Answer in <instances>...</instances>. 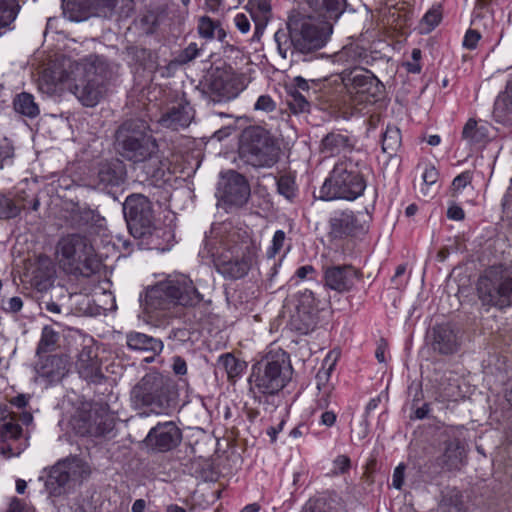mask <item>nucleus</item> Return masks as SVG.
<instances>
[{"instance_id": "nucleus-1", "label": "nucleus", "mask_w": 512, "mask_h": 512, "mask_svg": "<svg viewBox=\"0 0 512 512\" xmlns=\"http://www.w3.org/2000/svg\"><path fill=\"white\" fill-rule=\"evenodd\" d=\"M115 149L125 160L142 163L148 178L158 180L163 176L158 144L149 133L146 121L130 119L123 122L115 132Z\"/></svg>"}, {"instance_id": "nucleus-2", "label": "nucleus", "mask_w": 512, "mask_h": 512, "mask_svg": "<svg viewBox=\"0 0 512 512\" xmlns=\"http://www.w3.org/2000/svg\"><path fill=\"white\" fill-rule=\"evenodd\" d=\"M108 64L98 55H89L78 62H70L59 81L86 107L96 106L107 91Z\"/></svg>"}, {"instance_id": "nucleus-3", "label": "nucleus", "mask_w": 512, "mask_h": 512, "mask_svg": "<svg viewBox=\"0 0 512 512\" xmlns=\"http://www.w3.org/2000/svg\"><path fill=\"white\" fill-rule=\"evenodd\" d=\"M366 163L358 153L339 158L319 190V198L325 201L342 199L354 201L363 195L367 182Z\"/></svg>"}, {"instance_id": "nucleus-4", "label": "nucleus", "mask_w": 512, "mask_h": 512, "mask_svg": "<svg viewBox=\"0 0 512 512\" xmlns=\"http://www.w3.org/2000/svg\"><path fill=\"white\" fill-rule=\"evenodd\" d=\"M292 375L289 354L281 348H271L252 365L250 391L254 395H275L292 380Z\"/></svg>"}, {"instance_id": "nucleus-5", "label": "nucleus", "mask_w": 512, "mask_h": 512, "mask_svg": "<svg viewBox=\"0 0 512 512\" xmlns=\"http://www.w3.org/2000/svg\"><path fill=\"white\" fill-rule=\"evenodd\" d=\"M202 299L188 276L173 274L146 292L144 305L148 313H156L169 310L175 305L194 307Z\"/></svg>"}, {"instance_id": "nucleus-6", "label": "nucleus", "mask_w": 512, "mask_h": 512, "mask_svg": "<svg viewBox=\"0 0 512 512\" xmlns=\"http://www.w3.org/2000/svg\"><path fill=\"white\" fill-rule=\"evenodd\" d=\"M123 213L127 222L128 229L134 238H148V244L154 248L164 251L166 246L158 242L159 238H164L169 242L172 233L167 228H157L154 226V214L152 203L142 194H132L128 196L123 204Z\"/></svg>"}, {"instance_id": "nucleus-7", "label": "nucleus", "mask_w": 512, "mask_h": 512, "mask_svg": "<svg viewBox=\"0 0 512 512\" xmlns=\"http://www.w3.org/2000/svg\"><path fill=\"white\" fill-rule=\"evenodd\" d=\"M56 256L61 268L69 274L89 276L98 268L94 248L82 234L61 237L56 246Z\"/></svg>"}, {"instance_id": "nucleus-8", "label": "nucleus", "mask_w": 512, "mask_h": 512, "mask_svg": "<svg viewBox=\"0 0 512 512\" xmlns=\"http://www.w3.org/2000/svg\"><path fill=\"white\" fill-rule=\"evenodd\" d=\"M280 147L275 137L260 126L245 128L240 136L239 156L256 168H270L278 162Z\"/></svg>"}, {"instance_id": "nucleus-9", "label": "nucleus", "mask_w": 512, "mask_h": 512, "mask_svg": "<svg viewBox=\"0 0 512 512\" xmlns=\"http://www.w3.org/2000/svg\"><path fill=\"white\" fill-rule=\"evenodd\" d=\"M289 27L292 29L293 53L304 56L323 48L332 33L328 21L318 22L312 17L290 19Z\"/></svg>"}, {"instance_id": "nucleus-10", "label": "nucleus", "mask_w": 512, "mask_h": 512, "mask_svg": "<svg viewBox=\"0 0 512 512\" xmlns=\"http://www.w3.org/2000/svg\"><path fill=\"white\" fill-rule=\"evenodd\" d=\"M479 299L484 305L499 309L512 306V277L497 268L488 269L477 283Z\"/></svg>"}, {"instance_id": "nucleus-11", "label": "nucleus", "mask_w": 512, "mask_h": 512, "mask_svg": "<svg viewBox=\"0 0 512 512\" xmlns=\"http://www.w3.org/2000/svg\"><path fill=\"white\" fill-rule=\"evenodd\" d=\"M170 380L157 372L147 373L132 389L131 400L137 407L162 409L168 402Z\"/></svg>"}, {"instance_id": "nucleus-12", "label": "nucleus", "mask_w": 512, "mask_h": 512, "mask_svg": "<svg viewBox=\"0 0 512 512\" xmlns=\"http://www.w3.org/2000/svg\"><path fill=\"white\" fill-rule=\"evenodd\" d=\"M90 469L83 460L73 457L56 463L47 476L45 487L50 495L59 496L70 483H80L88 477Z\"/></svg>"}, {"instance_id": "nucleus-13", "label": "nucleus", "mask_w": 512, "mask_h": 512, "mask_svg": "<svg viewBox=\"0 0 512 512\" xmlns=\"http://www.w3.org/2000/svg\"><path fill=\"white\" fill-rule=\"evenodd\" d=\"M342 82L351 99L358 104L374 101L384 88L379 79L364 68L343 72Z\"/></svg>"}, {"instance_id": "nucleus-14", "label": "nucleus", "mask_w": 512, "mask_h": 512, "mask_svg": "<svg viewBox=\"0 0 512 512\" xmlns=\"http://www.w3.org/2000/svg\"><path fill=\"white\" fill-rule=\"evenodd\" d=\"M71 425L80 436L101 437L113 431L114 420L104 408L95 406L89 410H78L71 420Z\"/></svg>"}, {"instance_id": "nucleus-15", "label": "nucleus", "mask_w": 512, "mask_h": 512, "mask_svg": "<svg viewBox=\"0 0 512 512\" xmlns=\"http://www.w3.org/2000/svg\"><path fill=\"white\" fill-rule=\"evenodd\" d=\"M117 0H63V15L70 21L81 22L91 17L111 18Z\"/></svg>"}, {"instance_id": "nucleus-16", "label": "nucleus", "mask_w": 512, "mask_h": 512, "mask_svg": "<svg viewBox=\"0 0 512 512\" xmlns=\"http://www.w3.org/2000/svg\"><path fill=\"white\" fill-rule=\"evenodd\" d=\"M218 195L223 202L242 207L250 197V186L243 175L230 170L223 175L219 182Z\"/></svg>"}, {"instance_id": "nucleus-17", "label": "nucleus", "mask_w": 512, "mask_h": 512, "mask_svg": "<svg viewBox=\"0 0 512 512\" xmlns=\"http://www.w3.org/2000/svg\"><path fill=\"white\" fill-rule=\"evenodd\" d=\"M182 440V432L173 421L158 423L144 439L148 449L154 452H168L175 449Z\"/></svg>"}, {"instance_id": "nucleus-18", "label": "nucleus", "mask_w": 512, "mask_h": 512, "mask_svg": "<svg viewBox=\"0 0 512 512\" xmlns=\"http://www.w3.org/2000/svg\"><path fill=\"white\" fill-rule=\"evenodd\" d=\"M363 274L352 265H331L323 269L325 287L338 293L351 291Z\"/></svg>"}, {"instance_id": "nucleus-19", "label": "nucleus", "mask_w": 512, "mask_h": 512, "mask_svg": "<svg viewBox=\"0 0 512 512\" xmlns=\"http://www.w3.org/2000/svg\"><path fill=\"white\" fill-rule=\"evenodd\" d=\"M77 372L86 381L99 383L103 378L98 350L92 338H84L75 363Z\"/></svg>"}, {"instance_id": "nucleus-20", "label": "nucleus", "mask_w": 512, "mask_h": 512, "mask_svg": "<svg viewBox=\"0 0 512 512\" xmlns=\"http://www.w3.org/2000/svg\"><path fill=\"white\" fill-rule=\"evenodd\" d=\"M328 236L331 239H345L365 232L366 227L351 210L335 212L329 219Z\"/></svg>"}, {"instance_id": "nucleus-21", "label": "nucleus", "mask_w": 512, "mask_h": 512, "mask_svg": "<svg viewBox=\"0 0 512 512\" xmlns=\"http://www.w3.org/2000/svg\"><path fill=\"white\" fill-rule=\"evenodd\" d=\"M431 347L433 351L442 355L457 352L460 347L458 331L449 323L434 326L431 332Z\"/></svg>"}, {"instance_id": "nucleus-22", "label": "nucleus", "mask_w": 512, "mask_h": 512, "mask_svg": "<svg viewBox=\"0 0 512 512\" xmlns=\"http://www.w3.org/2000/svg\"><path fill=\"white\" fill-rule=\"evenodd\" d=\"M126 177V166L119 159L105 160L98 164L95 180L97 186L105 189L109 186L115 187L124 183Z\"/></svg>"}, {"instance_id": "nucleus-23", "label": "nucleus", "mask_w": 512, "mask_h": 512, "mask_svg": "<svg viewBox=\"0 0 512 512\" xmlns=\"http://www.w3.org/2000/svg\"><path fill=\"white\" fill-rule=\"evenodd\" d=\"M194 117V110L189 102L180 100L161 116L160 123L163 127L179 130L190 125Z\"/></svg>"}, {"instance_id": "nucleus-24", "label": "nucleus", "mask_w": 512, "mask_h": 512, "mask_svg": "<svg viewBox=\"0 0 512 512\" xmlns=\"http://www.w3.org/2000/svg\"><path fill=\"white\" fill-rule=\"evenodd\" d=\"M217 271L225 278L240 279L244 277L251 267V258L246 255H221L215 261Z\"/></svg>"}, {"instance_id": "nucleus-25", "label": "nucleus", "mask_w": 512, "mask_h": 512, "mask_svg": "<svg viewBox=\"0 0 512 512\" xmlns=\"http://www.w3.org/2000/svg\"><path fill=\"white\" fill-rule=\"evenodd\" d=\"M207 91L213 103L227 102L237 96L230 80L220 71L211 73L207 78Z\"/></svg>"}, {"instance_id": "nucleus-26", "label": "nucleus", "mask_w": 512, "mask_h": 512, "mask_svg": "<svg viewBox=\"0 0 512 512\" xmlns=\"http://www.w3.org/2000/svg\"><path fill=\"white\" fill-rule=\"evenodd\" d=\"M301 512H345V506L337 493L327 491L311 497Z\"/></svg>"}, {"instance_id": "nucleus-27", "label": "nucleus", "mask_w": 512, "mask_h": 512, "mask_svg": "<svg viewBox=\"0 0 512 512\" xmlns=\"http://www.w3.org/2000/svg\"><path fill=\"white\" fill-rule=\"evenodd\" d=\"M35 369L39 377L45 378L51 383L58 382L68 371L67 360L60 355H50L41 359Z\"/></svg>"}, {"instance_id": "nucleus-28", "label": "nucleus", "mask_w": 512, "mask_h": 512, "mask_svg": "<svg viewBox=\"0 0 512 512\" xmlns=\"http://www.w3.org/2000/svg\"><path fill=\"white\" fill-rule=\"evenodd\" d=\"M333 61L343 66L359 68L358 66L369 63V55L363 47L350 44L335 53Z\"/></svg>"}, {"instance_id": "nucleus-29", "label": "nucleus", "mask_w": 512, "mask_h": 512, "mask_svg": "<svg viewBox=\"0 0 512 512\" xmlns=\"http://www.w3.org/2000/svg\"><path fill=\"white\" fill-rule=\"evenodd\" d=\"M354 146L353 139L344 133L333 131L328 133L321 141L320 150L322 153L333 156L345 150H351ZM353 153L349 151V153Z\"/></svg>"}, {"instance_id": "nucleus-30", "label": "nucleus", "mask_w": 512, "mask_h": 512, "mask_svg": "<svg viewBox=\"0 0 512 512\" xmlns=\"http://www.w3.org/2000/svg\"><path fill=\"white\" fill-rule=\"evenodd\" d=\"M127 346L132 350L149 351L154 355L163 350V343L160 339L154 338L140 332H130L126 336Z\"/></svg>"}, {"instance_id": "nucleus-31", "label": "nucleus", "mask_w": 512, "mask_h": 512, "mask_svg": "<svg viewBox=\"0 0 512 512\" xmlns=\"http://www.w3.org/2000/svg\"><path fill=\"white\" fill-rule=\"evenodd\" d=\"M462 139L470 146L487 142L489 139L487 124L473 118L468 119L462 130Z\"/></svg>"}, {"instance_id": "nucleus-32", "label": "nucleus", "mask_w": 512, "mask_h": 512, "mask_svg": "<svg viewBox=\"0 0 512 512\" xmlns=\"http://www.w3.org/2000/svg\"><path fill=\"white\" fill-rule=\"evenodd\" d=\"M317 325V313L306 310H295L290 318V327L300 334H308Z\"/></svg>"}, {"instance_id": "nucleus-33", "label": "nucleus", "mask_w": 512, "mask_h": 512, "mask_svg": "<svg viewBox=\"0 0 512 512\" xmlns=\"http://www.w3.org/2000/svg\"><path fill=\"white\" fill-rule=\"evenodd\" d=\"M307 3L326 20L337 19L343 11V0H307Z\"/></svg>"}, {"instance_id": "nucleus-34", "label": "nucleus", "mask_w": 512, "mask_h": 512, "mask_svg": "<svg viewBox=\"0 0 512 512\" xmlns=\"http://www.w3.org/2000/svg\"><path fill=\"white\" fill-rule=\"evenodd\" d=\"M197 29L199 35L206 40L217 38L220 42H224L227 36L226 31L221 27L220 23L212 20L208 16L199 18Z\"/></svg>"}, {"instance_id": "nucleus-35", "label": "nucleus", "mask_w": 512, "mask_h": 512, "mask_svg": "<svg viewBox=\"0 0 512 512\" xmlns=\"http://www.w3.org/2000/svg\"><path fill=\"white\" fill-rule=\"evenodd\" d=\"M217 365L219 368H222L229 380H235L238 378L246 368V363L237 359L231 353H225L219 356Z\"/></svg>"}, {"instance_id": "nucleus-36", "label": "nucleus", "mask_w": 512, "mask_h": 512, "mask_svg": "<svg viewBox=\"0 0 512 512\" xmlns=\"http://www.w3.org/2000/svg\"><path fill=\"white\" fill-rule=\"evenodd\" d=\"M13 106L17 113L29 118H35L40 113L33 95L26 92H22L14 98Z\"/></svg>"}, {"instance_id": "nucleus-37", "label": "nucleus", "mask_w": 512, "mask_h": 512, "mask_svg": "<svg viewBox=\"0 0 512 512\" xmlns=\"http://www.w3.org/2000/svg\"><path fill=\"white\" fill-rule=\"evenodd\" d=\"M338 359V353L330 352L323 361L322 367L318 370L315 380L316 387L319 390H324L326 387H333L330 383L331 372L333 371L336 361Z\"/></svg>"}, {"instance_id": "nucleus-38", "label": "nucleus", "mask_w": 512, "mask_h": 512, "mask_svg": "<svg viewBox=\"0 0 512 512\" xmlns=\"http://www.w3.org/2000/svg\"><path fill=\"white\" fill-rule=\"evenodd\" d=\"M96 213L88 207L74 206L71 209L69 221L71 226L81 228L96 221Z\"/></svg>"}, {"instance_id": "nucleus-39", "label": "nucleus", "mask_w": 512, "mask_h": 512, "mask_svg": "<svg viewBox=\"0 0 512 512\" xmlns=\"http://www.w3.org/2000/svg\"><path fill=\"white\" fill-rule=\"evenodd\" d=\"M19 9L16 0H0V28L10 26L15 21Z\"/></svg>"}, {"instance_id": "nucleus-40", "label": "nucleus", "mask_w": 512, "mask_h": 512, "mask_svg": "<svg viewBox=\"0 0 512 512\" xmlns=\"http://www.w3.org/2000/svg\"><path fill=\"white\" fill-rule=\"evenodd\" d=\"M59 335L51 327L45 326L42 330L41 338L38 343L36 353L38 356L44 353L52 352L56 349Z\"/></svg>"}, {"instance_id": "nucleus-41", "label": "nucleus", "mask_w": 512, "mask_h": 512, "mask_svg": "<svg viewBox=\"0 0 512 512\" xmlns=\"http://www.w3.org/2000/svg\"><path fill=\"white\" fill-rule=\"evenodd\" d=\"M401 145V132L395 127H387L382 138V150L390 155L394 154Z\"/></svg>"}, {"instance_id": "nucleus-42", "label": "nucleus", "mask_w": 512, "mask_h": 512, "mask_svg": "<svg viewBox=\"0 0 512 512\" xmlns=\"http://www.w3.org/2000/svg\"><path fill=\"white\" fill-rule=\"evenodd\" d=\"M23 203L16 204L12 199L0 195V219H10L18 216L22 209L26 208L25 199L21 198Z\"/></svg>"}, {"instance_id": "nucleus-43", "label": "nucleus", "mask_w": 512, "mask_h": 512, "mask_svg": "<svg viewBox=\"0 0 512 512\" xmlns=\"http://www.w3.org/2000/svg\"><path fill=\"white\" fill-rule=\"evenodd\" d=\"M274 40L277 44V49L282 58H287V54L290 51L291 55H298L297 53H293L292 48V29L288 26V32L285 30H278L274 34Z\"/></svg>"}, {"instance_id": "nucleus-44", "label": "nucleus", "mask_w": 512, "mask_h": 512, "mask_svg": "<svg viewBox=\"0 0 512 512\" xmlns=\"http://www.w3.org/2000/svg\"><path fill=\"white\" fill-rule=\"evenodd\" d=\"M444 458L448 468L451 469L458 466L462 458V450L459 441L454 440L447 442L444 452Z\"/></svg>"}, {"instance_id": "nucleus-45", "label": "nucleus", "mask_w": 512, "mask_h": 512, "mask_svg": "<svg viewBox=\"0 0 512 512\" xmlns=\"http://www.w3.org/2000/svg\"><path fill=\"white\" fill-rule=\"evenodd\" d=\"M247 9L253 18L267 20L271 11L270 0H248Z\"/></svg>"}, {"instance_id": "nucleus-46", "label": "nucleus", "mask_w": 512, "mask_h": 512, "mask_svg": "<svg viewBox=\"0 0 512 512\" xmlns=\"http://www.w3.org/2000/svg\"><path fill=\"white\" fill-rule=\"evenodd\" d=\"M277 190L289 201H292L297 192L295 180L289 175L281 176L277 181Z\"/></svg>"}, {"instance_id": "nucleus-47", "label": "nucleus", "mask_w": 512, "mask_h": 512, "mask_svg": "<svg viewBox=\"0 0 512 512\" xmlns=\"http://www.w3.org/2000/svg\"><path fill=\"white\" fill-rule=\"evenodd\" d=\"M288 105L294 113L306 112L310 107L308 97L303 95L298 90H294L290 93V100L288 101Z\"/></svg>"}, {"instance_id": "nucleus-48", "label": "nucleus", "mask_w": 512, "mask_h": 512, "mask_svg": "<svg viewBox=\"0 0 512 512\" xmlns=\"http://www.w3.org/2000/svg\"><path fill=\"white\" fill-rule=\"evenodd\" d=\"M442 19V10L440 5H433L423 16L422 25H426L425 32L432 31Z\"/></svg>"}, {"instance_id": "nucleus-49", "label": "nucleus", "mask_w": 512, "mask_h": 512, "mask_svg": "<svg viewBox=\"0 0 512 512\" xmlns=\"http://www.w3.org/2000/svg\"><path fill=\"white\" fill-rule=\"evenodd\" d=\"M297 310H308L317 313V304L314 297V293L311 290H304L298 296Z\"/></svg>"}, {"instance_id": "nucleus-50", "label": "nucleus", "mask_w": 512, "mask_h": 512, "mask_svg": "<svg viewBox=\"0 0 512 512\" xmlns=\"http://www.w3.org/2000/svg\"><path fill=\"white\" fill-rule=\"evenodd\" d=\"M438 180V171L434 166H426L422 174V188L421 192L427 196L429 189L436 185Z\"/></svg>"}, {"instance_id": "nucleus-51", "label": "nucleus", "mask_w": 512, "mask_h": 512, "mask_svg": "<svg viewBox=\"0 0 512 512\" xmlns=\"http://www.w3.org/2000/svg\"><path fill=\"white\" fill-rule=\"evenodd\" d=\"M351 469V459L347 455H338L332 462L330 474L339 476L347 474Z\"/></svg>"}, {"instance_id": "nucleus-52", "label": "nucleus", "mask_w": 512, "mask_h": 512, "mask_svg": "<svg viewBox=\"0 0 512 512\" xmlns=\"http://www.w3.org/2000/svg\"><path fill=\"white\" fill-rule=\"evenodd\" d=\"M0 434L4 442L17 440L22 434V427L18 423L7 422L2 426Z\"/></svg>"}, {"instance_id": "nucleus-53", "label": "nucleus", "mask_w": 512, "mask_h": 512, "mask_svg": "<svg viewBox=\"0 0 512 512\" xmlns=\"http://www.w3.org/2000/svg\"><path fill=\"white\" fill-rule=\"evenodd\" d=\"M510 99L509 101L507 102L506 98H498L496 101H495V104H494V115L501 119V120H504L505 118V110H507V115L509 114H512V84H511V87H510Z\"/></svg>"}, {"instance_id": "nucleus-54", "label": "nucleus", "mask_w": 512, "mask_h": 512, "mask_svg": "<svg viewBox=\"0 0 512 512\" xmlns=\"http://www.w3.org/2000/svg\"><path fill=\"white\" fill-rule=\"evenodd\" d=\"M200 49L196 43H190L185 49H183L177 56V62L180 65H185L196 57L199 56Z\"/></svg>"}, {"instance_id": "nucleus-55", "label": "nucleus", "mask_w": 512, "mask_h": 512, "mask_svg": "<svg viewBox=\"0 0 512 512\" xmlns=\"http://www.w3.org/2000/svg\"><path fill=\"white\" fill-rule=\"evenodd\" d=\"M285 232L283 230H277L272 239L271 246L267 249V255L269 258H274L276 254L280 252L285 241Z\"/></svg>"}, {"instance_id": "nucleus-56", "label": "nucleus", "mask_w": 512, "mask_h": 512, "mask_svg": "<svg viewBox=\"0 0 512 512\" xmlns=\"http://www.w3.org/2000/svg\"><path fill=\"white\" fill-rule=\"evenodd\" d=\"M472 175L469 171H464L453 179V195L460 193L467 185L471 184Z\"/></svg>"}, {"instance_id": "nucleus-57", "label": "nucleus", "mask_w": 512, "mask_h": 512, "mask_svg": "<svg viewBox=\"0 0 512 512\" xmlns=\"http://www.w3.org/2000/svg\"><path fill=\"white\" fill-rule=\"evenodd\" d=\"M276 104L269 95H261L254 104V109L263 112H272Z\"/></svg>"}, {"instance_id": "nucleus-58", "label": "nucleus", "mask_w": 512, "mask_h": 512, "mask_svg": "<svg viewBox=\"0 0 512 512\" xmlns=\"http://www.w3.org/2000/svg\"><path fill=\"white\" fill-rule=\"evenodd\" d=\"M480 38L481 35L478 31L469 29L464 36L463 46L470 50L475 49Z\"/></svg>"}, {"instance_id": "nucleus-59", "label": "nucleus", "mask_w": 512, "mask_h": 512, "mask_svg": "<svg viewBox=\"0 0 512 512\" xmlns=\"http://www.w3.org/2000/svg\"><path fill=\"white\" fill-rule=\"evenodd\" d=\"M22 307L23 301L18 296L11 297L3 303V309L8 313H17L22 309Z\"/></svg>"}, {"instance_id": "nucleus-60", "label": "nucleus", "mask_w": 512, "mask_h": 512, "mask_svg": "<svg viewBox=\"0 0 512 512\" xmlns=\"http://www.w3.org/2000/svg\"><path fill=\"white\" fill-rule=\"evenodd\" d=\"M332 390L333 387H326V389L318 391L319 393L316 400L318 408L325 409L329 406Z\"/></svg>"}, {"instance_id": "nucleus-61", "label": "nucleus", "mask_w": 512, "mask_h": 512, "mask_svg": "<svg viewBox=\"0 0 512 512\" xmlns=\"http://www.w3.org/2000/svg\"><path fill=\"white\" fill-rule=\"evenodd\" d=\"M172 370L175 375H185L187 373L186 361L180 356H174L172 358Z\"/></svg>"}, {"instance_id": "nucleus-62", "label": "nucleus", "mask_w": 512, "mask_h": 512, "mask_svg": "<svg viewBox=\"0 0 512 512\" xmlns=\"http://www.w3.org/2000/svg\"><path fill=\"white\" fill-rule=\"evenodd\" d=\"M404 471L405 466L403 464L398 465L393 473L392 486L396 489H401L404 483Z\"/></svg>"}, {"instance_id": "nucleus-63", "label": "nucleus", "mask_w": 512, "mask_h": 512, "mask_svg": "<svg viewBox=\"0 0 512 512\" xmlns=\"http://www.w3.org/2000/svg\"><path fill=\"white\" fill-rule=\"evenodd\" d=\"M6 512H33V510L22 500L13 498Z\"/></svg>"}, {"instance_id": "nucleus-64", "label": "nucleus", "mask_w": 512, "mask_h": 512, "mask_svg": "<svg viewBox=\"0 0 512 512\" xmlns=\"http://www.w3.org/2000/svg\"><path fill=\"white\" fill-rule=\"evenodd\" d=\"M235 25L241 33H247L250 30V22L246 15L237 14L235 16Z\"/></svg>"}]
</instances>
